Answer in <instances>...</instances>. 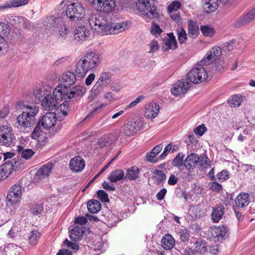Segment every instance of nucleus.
I'll return each mask as SVG.
<instances>
[{
    "label": "nucleus",
    "mask_w": 255,
    "mask_h": 255,
    "mask_svg": "<svg viewBox=\"0 0 255 255\" xmlns=\"http://www.w3.org/2000/svg\"><path fill=\"white\" fill-rule=\"evenodd\" d=\"M16 109L22 111L16 118V122L21 128H30L35 124V117L38 112V108L35 105L25 104L22 101H18Z\"/></svg>",
    "instance_id": "nucleus-1"
},
{
    "label": "nucleus",
    "mask_w": 255,
    "mask_h": 255,
    "mask_svg": "<svg viewBox=\"0 0 255 255\" xmlns=\"http://www.w3.org/2000/svg\"><path fill=\"white\" fill-rule=\"evenodd\" d=\"M86 92V88L80 85H76L70 89H65V91L57 87L54 90L52 96L58 105L64 99L69 101H77L84 96Z\"/></svg>",
    "instance_id": "nucleus-2"
},
{
    "label": "nucleus",
    "mask_w": 255,
    "mask_h": 255,
    "mask_svg": "<svg viewBox=\"0 0 255 255\" xmlns=\"http://www.w3.org/2000/svg\"><path fill=\"white\" fill-rule=\"evenodd\" d=\"M138 11L147 18H157L159 13L157 11V7L153 2L149 0H138L136 3Z\"/></svg>",
    "instance_id": "nucleus-3"
},
{
    "label": "nucleus",
    "mask_w": 255,
    "mask_h": 255,
    "mask_svg": "<svg viewBox=\"0 0 255 255\" xmlns=\"http://www.w3.org/2000/svg\"><path fill=\"white\" fill-rule=\"evenodd\" d=\"M85 9L83 5L79 2H73L68 4L66 7V15L72 21L81 20L85 15Z\"/></svg>",
    "instance_id": "nucleus-4"
},
{
    "label": "nucleus",
    "mask_w": 255,
    "mask_h": 255,
    "mask_svg": "<svg viewBox=\"0 0 255 255\" xmlns=\"http://www.w3.org/2000/svg\"><path fill=\"white\" fill-rule=\"evenodd\" d=\"M144 122L141 118L136 117L123 126V133L126 136H130L143 129Z\"/></svg>",
    "instance_id": "nucleus-5"
},
{
    "label": "nucleus",
    "mask_w": 255,
    "mask_h": 255,
    "mask_svg": "<svg viewBox=\"0 0 255 255\" xmlns=\"http://www.w3.org/2000/svg\"><path fill=\"white\" fill-rule=\"evenodd\" d=\"M15 140L14 132L11 128L6 126L0 127V143L6 147L12 145Z\"/></svg>",
    "instance_id": "nucleus-6"
},
{
    "label": "nucleus",
    "mask_w": 255,
    "mask_h": 255,
    "mask_svg": "<svg viewBox=\"0 0 255 255\" xmlns=\"http://www.w3.org/2000/svg\"><path fill=\"white\" fill-rule=\"evenodd\" d=\"M97 10L106 13L113 11L116 7L115 0H89Z\"/></svg>",
    "instance_id": "nucleus-7"
},
{
    "label": "nucleus",
    "mask_w": 255,
    "mask_h": 255,
    "mask_svg": "<svg viewBox=\"0 0 255 255\" xmlns=\"http://www.w3.org/2000/svg\"><path fill=\"white\" fill-rule=\"evenodd\" d=\"M207 77V72L203 67L192 69L187 74V79L194 84L202 83Z\"/></svg>",
    "instance_id": "nucleus-8"
},
{
    "label": "nucleus",
    "mask_w": 255,
    "mask_h": 255,
    "mask_svg": "<svg viewBox=\"0 0 255 255\" xmlns=\"http://www.w3.org/2000/svg\"><path fill=\"white\" fill-rule=\"evenodd\" d=\"M21 164L19 162V158L17 159L14 158L11 161L8 160L4 162V163L0 166V178L1 180L7 178L12 172L14 165L16 167L19 166V164Z\"/></svg>",
    "instance_id": "nucleus-9"
},
{
    "label": "nucleus",
    "mask_w": 255,
    "mask_h": 255,
    "mask_svg": "<svg viewBox=\"0 0 255 255\" xmlns=\"http://www.w3.org/2000/svg\"><path fill=\"white\" fill-rule=\"evenodd\" d=\"M21 194V187L19 185L15 184L12 186L6 197V203L7 205H13L20 202Z\"/></svg>",
    "instance_id": "nucleus-10"
},
{
    "label": "nucleus",
    "mask_w": 255,
    "mask_h": 255,
    "mask_svg": "<svg viewBox=\"0 0 255 255\" xmlns=\"http://www.w3.org/2000/svg\"><path fill=\"white\" fill-rule=\"evenodd\" d=\"M255 19V6L248 12L244 13L236 20L234 26L239 28L247 25Z\"/></svg>",
    "instance_id": "nucleus-11"
},
{
    "label": "nucleus",
    "mask_w": 255,
    "mask_h": 255,
    "mask_svg": "<svg viewBox=\"0 0 255 255\" xmlns=\"http://www.w3.org/2000/svg\"><path fill=\"white\" fill-rule=\"evenodd\" d=\"M63 21L58 17L51 15L46 17L43 22V26L45 30H49L51 34L55 30L59 25H62Z\"/></svg>",
    "instance_id": "nucleus-12"
},
{
    "label": "nucleus",
    "mask_w": 255,
    "mask_h": 255,
    "mask_svg": "<svg viewBox=\"0 0 255 255\" xmlns=\"http://www.w3.org/2000/svg\"><path fill=\"white\" fill-rule=\"evenodd\" d=\"M190 83L187 81H178L171 89V93L176 96H179L184 94L190 87Z\"/></svg>",
    "instance_id": "nucleus-13"
},
{
    "label": "nucleus",
    "mask_w": 255,
    "mask_h": 255,
    "mask_svg": "<svg viewBox=\"0 0 255 255\" xmlns=\"http://www.w3.org/2000/svg\"><path fill=\"white\" fill-rule=\"evenodd\" d=\"M41 126L45 129H49L52 128L54 130L56 124V114L53 112H48L44 115L41 121Z\"/></svg>",
    "instance_id": "nucleus-14"
},
{
    "label": "nucleus",
    "mask_w": 255,
    "mask_h": 255,
    "mask_svg": "<svg viewBox=\"0 0 255 255\" xmlns=\"http://www.w3.org/2000/svg\"><path fill=\"white\" fill-rule=\"evenodd\" d=\"M89 23L92 28L95 27V30L97 28L101 29L103 25L107 23L106 16L100 14H93L89 19Z\"/></svg>",
    "instance_id": "nucleus-15"
},
{
    "label": "nucleus",
    "mask_w": 255,
    "mask_h": 255,
    "mask_svg": "<svg viewBox=\"0 0 255 255\" xmlns=\"http://www.w3.org/2000/svg\"><path fill=\"white\" fill-rule=\"evenodd\" d=\"M76 80V77L75 74L70 71L65 72L59 78L60 85L63 86L65 89H67L68 88L74 84Z\"/></svg>",
    "instance_id": "nucleus-16"
},
{
    "label": "nucleus",
    "mask_w": 255,
    "mask_h": 255,
    "mask_svg": "<svg viewBox=\"0 0 255 255\" xmlns=\"http://www.w3.org/2000/svg\"><path fill=\"white\" fill-rule=\"evenodd\" d=\"M99 54L94 52H88L84 56V60L89 67L92 69L97 67L100 62Z\"/></svg>",
    "instance_id": "nucleus-17"
},
{
    "label": "nucleus",
    "mask_w": 255,
    "mask_h": 255,
    "mask_svg": "<svg viewBox=\"0 0 255 255\" xmlns=\"http://www.w3.org/2000/svg\"><path fill=\"white\" fill-rule=\"evenodd\" d=\"M229 228L225 225L215 227L212 230V234L213 237L217 238L219 241L220 240H225L229 236Z\"/></svg>",
    "instance_id": "nucleus-18"
},
{
    "label": "nucleus",
    "mask_w": 255,
    "mask_h": 255,
    "mask_svg": "<svg viewBox=\"0 0 255 255\" xmlns=\"http://www.w3.org/2000/svg\"><path fill=\"white\" fill-rule=\"evenodd\" d=\"M90 35V31L84 25L78 26L75 30L74 39L77 41L86 40Z\"/></svg>",
    "instance_id": "nucleus-19"
},
{
    "label": "nucleus",
    "mask_w": 255,
    "mask_h": 255,
    "mask_svg": "<svg viewBox=\"0 0 255 255\" xmlns=\"http://www.w3.org/2000/svg\"><path fill=\"white\" fill-rule=\"evenodd\" d=\"M85 166L84 160L80 156H75L71 159L69 163L70 169L76 172L81 171Z\"/></svg>",
    "instance_id": "nucleus-20"
},
{
    "label": "nucleus",
    "mask_w": 255,
    "mask_h": 255,
    "mask_svg": "<svg viewBox=\"0 0 255 255\" xmlns=\"http://www.w3.org/2000/svg\"><path fill=\"white\" fill-rule=\"evenodd\" d=\"M199 161L198 154L194 152L191 153L184 160V166L185 169H194Z\"/></svg>",
    "instance_id": "nucleus-21"
},
{
    "label": "nucleus",
    "mask_w": 255,
    "mask_h": 255,
    "mask_svg": "<svg viewBox=\"0 0 255 255\" xmlns=\"http://www.w3.org/2000/svg\"><path fill=\"white\" fill-rule=\"evenodd\" d=\"M75 67V75L81 78L84 77L88 71L91 70L84 59L79 60L76 64Z\"/></svg>",
    "instance_id": "nucleus-22"
},
{
    "label": "nucleus",
    "mask_w": 255,
    "mask_h": 255,
    "mask_svg": "<svg viewBox=\"0 0 255 255\" xmlns=\"http://www.w3.org/2000/svg\"><path fill=\"white\" fill-rule=\"evenodd\" d=\"M168 37L165 40L164 45L162 46V49L164 51H167L169 49L174 50L177 48V42L172 32L167 33Z\"/></svg>",
    "instance_id": "nucleus-23"
},
{
    "label": "nucleus",
    "mask_w": 255,
    "mask_h": 255,
    "mask_svg": "<svg viewBox=\"0 0 255 255\" xmlns=\"http://www.w3.org/2000/svg\"><path fill=\"white\" fill-rule=\"evenodd\" d=\"M41 102L43 107L47 110H53L58 105L55 100H54L53 97L49 94H47L41 100Z\"/></svg>",
    "instance_id": "nucleus-24"
},
{
    "label": "nucleus",
    "mask_w": 255,
    "mask_h": 255,
    "mask_svg": "<svg viewBox=\"0 0 255 255\" xmlns=\"http://www.w3.org/2000/svg\"><path fill=\"white\" fill-rule=\"evenodd\" d=\"M188 34L190 37L195 39L199 34V26L197 22L191 19L188 21Z\"/></svg>",
    "instance_id": "nucleus-25"
},
{
    "label": "nucleus",
    "mask_w": 255,
    "mask_h": 255,
    "mask_svg": "<svg viewBox=\"0 0 255 255\" xmlns=\"http://www.w3.org/2000/svg\"><path fill=\"white\" fill-rule=\"evenodd\" d=\"M163 145L161 143L155 146L151 151L147 153L146 157L147 161L152 163L156 162L159 159V157L158 158L156 157V156L161 151Z\"/></svg>",
    "instance_id": "nucleus-26"
},
{
    "label": "nucleus",
    "mask_w": 255,
    "mask_h": 255,
    "mask_svg": "<svg viewBox=\"0 0 255 255\" xmlns=\"http://www.w3.org/2000/svg\"><path fill=\"white\" fill-rule=\"evenodd\" d=\"M117 137L112 133H107L101 137L98 144L101 147L110 145L113 142L117 140Z\"/></svg>",
    "instance_id": "nucleus-27"
},
{
    "label": "nucleus",
    "mask_w": 255,
    "mask_h": 255,
    "mask_svg": "<svg viewBox=\"0 0 255 255\" xmlns=\"http://www.w3.org/2000/svg\"><path fill=\"white\" fill-rule=\"evenodd\" d=\"M159 112V106L156 103H152L148 105L145 113V116L149 119L155 118Z\"/></svg>",
    "instance_id": "nucleus-28"
},
{
    "label": "nucleus",
    "mask_w": 255,
    "mask_h": 255,
    "mask_svg": "<svg viewBox=\"0 0 255 255\" xmlns=\"http://www.w3.org/2000/svg\"><path fill=\"white\" fill-rule=\"evenodd\" d=\"M161 245L164 250H169L174 246L175 240L171 235L165 234L161 240Z\"/></svg>",
    "instance_id": "nucleus-29"
},
{
    "label": "nucleus",
    "mask_w": 255,
    "mask_h": 255,
    "mask_svg": "<svg viewBox=\"0 0 255 255\" xmlns=\"http://www.w3.org/2000/svg\"><path fill=\"white\" fill-rule=\"evenodd\" d=\"M53 166L52 163H48L40 168L37 170L36 174L38 176V179H42L46 176H48L52 171Z\"/></svg>",
    "instance_id": "nucleus-30"
},
{
    "label": "nucleus",
    "mask_w": 255,
    "mask_h": 255,
    "mask_svg": "<svg viewBox=\"0 0 255 255\" xmlns=\"http://www.w3.org/2000/svg\"><path fill=\"white\" fill-rule=\"evenodd\" d=\"M224 206L218 205L213 208L212 213V220L214 223H218L222 218L224 214Z\"/></svg>",
    "instance_id": "nucleus-31"
},
{
    "label": "nucleus",
    "mask_w": 255,
    "mask_h": 255,
    "mask_svg": "<svg viewBox=\"0 0 255 255\" xmlns=\"http://www.w3.org/2000/svg\"><path fill=\"white\" fill-rule=\"evenodd\" d=\"M250 202L249 195L247 193H240L235 200L236 205L241 208H243L248 205Z\"/></svg>",
    "instance_id": "nucleus-32"
},
{
    "label": "nucleus",
    "mask_w": 255,
    "mask_h": 255,
    "mask_svg": "<svg viewBox=\"0 0 255 255\" xmlns=\"http://www.w3.org/2000/svg\"><path fill=\"white\" fill-rule=\"evenodd\" d=\"M87 208L92 214H96L101 209V204L97 200L92 199L87 202Z\"/></svg>",
    "instance_id": "nucleus-33"
},
{
    "label": "nucleus",
    "mask_w": 255,
    "mask_h": 255,
    "mask_svg": "<svg viewBox=\"0 0 255 255\" xmlns=\"http://www.w3.org/2000/svg\"><path fill=\"white\" fill-rule=\"evenodd\" d=\"M111 73L109 72H105L101 73L100 76L96 82L97 86L102 87L104 85L107 86L111 82Z\"/></svg>",
    "instance_id": "nucleus-34"
},
{
    "label": "nucleus",
    "mask_w": 255,
    "mask_h": 255,
    "mask_svg": "<svg viewBox=\"0 0 255 255\" xmlns=\"http://www.w3.org/2000/svg\"><path fill=\"white\" fill-rule=\"evenodd\" d=\"M124 171L122 169H116L112 171L108 179L111 182H116L125 178Z\"/></svg>",
    "instance_id": "nucleus-35"
},
{
    "label": "nucleus",
    "mask_w": 255,
    "mask_h": 255,
    "mask_svg": "<svg viewBox=\"0 0 255 255\" xmlns=\"http://www.w3.org/2000/svg\"><path fill=\"white\" fill-rule=\"evenodd\" d=\"M84 231L78 226L75 227L70 231V238L73 242H77L83 236Z\"/></svg>",
    "instance_id": "nucleus-36"
},
{
    "label": "nucleus",
    "mask_w": 255,
    "mask_h": 255,
    "mask_svg": "<svg viewBox=\"0 0 255 255\" xmlns=\"http://www.w3.org/2000/svg\"><path fill=\"white\" fill-rule=\"evenodd\" d=\"M139 173V169L137 167L132 166L127 169L125 178L128 179L129 180H134L138 178Z\"/></svg>",
    "instance_id": "nucleus-37"
},
{
    "label": "nucleus",
    "mask_w": 255,
    "mask_h": 255,
    "mask_svg": "<svg viewBox=\"0 0 255 255\" xmlns=\"http://www.w3.org/2000/svg\"><path fill=\"white\" fill-rule=\"evenodd\" d=\"M154 175L152 178L157 185L163 184L166 179V176L162 170L155 169L153 172Z\"/></svg>",
    "instance_id": "nucleus-38"
},
{
    "label": "nucleus",
    "mask_w": 255,
    "mask_h": 255,
    "mask_svg": "<svg viewBox=\"0 0 255 255\" xmlns=\"http://www.w3.org/2000/svg\"><path fill=\"white\" fill-rule=\"evenodd\" d=\"M194 245L195 251L198 253L203 254L207 251V242L204 240H198L195 242Z\"/></svg>",
    "instance_id": "nucleus-39"
},
{
    "label": "nucleus",
    "mask_w": 255,
    "mask_h": 255,
    "mask_svg": "<svg viewBox=\"0 0 255 255\" xmlns=\"http://www.w3.org/2000/svg\"><path fill=\"white\" fill-rule=\"evenodd\" d=\"M17 151L21 154V156L25 159H30L34 154L35 152L31 149H24L22 146L18 145Z\"/></svg>",
    "instance_id": "nucleus-40"
},
{
    "label": "nucleus",
    "mask_w": 255,
    "mask_h": 255,
    "mask_svg": "<svg viewBox=\"0 0 255 255\" xmlns=\"http://www.w3.org/2000/svg\"><path fill=\"white\" fill-rule=\"evenodd\" d=\"M218 0H216V1L215 0H210L209 1L206 2L204 8L205 12L208 13L214 12L218 6Z\"/></svg>",
    "instance_id": "nucleus-41"
},
{
    "label": "nucleus",
    "mask_w": 255,
    "mask_h": 255,
    "mask_svg": "<svg viewBox=\"0 0 255 255\" xmlns=\"http://www.w3.org/2000/svg\"><path fill=\"white\" fill-rule=\"evenodd\" d=\"M227 68V65L222 59L215 61V66L213 70L216 72H223Z\"/></svg>",
    "instance_id": "nucleus-42"
},
{
    "label": "nucleus",
    "mask_w": 255,
    "mask_h": 255,
    "mask_svg": "<svg viewBox=\"0 0 255 255\" xmlns=\"http://www.w3.org/2000/svg\"><path fill=\"white\" fill-rule=\"evenodd\" d=\"M119 217L112 212L108 213L106 218V223L110 227L115 226L119 221Z\"/></svg>",
    "instance_id": "nucleus-43"
},
{
    "label": "nucleus",
    "mask_w": 255,
    "mask_h": 255,
    "mask_svg": "<svg viewBox=\"0 0 255 255\" xmlns=\"http://www.w3.org/2000/svg\"><path fill=\"white\" fill-rule=\"evenodd\" d=\"M200 30L205 36L212 37L215 34V29L211 25H205L200 26Z\"/></svg>",
    "instance_id": "nucleus-44"
},
{
    "label": "nucleus",
    "mask_w": 255,
    "mask_h": 255,
    "mask_svg": "<svg viewBox=\"0 0 255 255\" xmlns=\"http://www.w3.org/2000/svg\"><path fill=\"white\" fill-rule=\"evenodd\" d=\"M184 154L182 152L178 153L172 162L173 166L179 168L181 166H184V160H183Z\"/></svg>",
    "instance_id": "nucleus-45"
},
{
    "label": "nucleus",
    "mask_w": 255,
    "mask_h": 255,
    "mask_svg": "<svg viewBox=\"0 0 255 255\" xmlns=\"http://www.w3.org/2000/svg\"><path fill=\"white\" fill-rule=\"evenodd\" d=\"M22 19V16H7L5 20L8 23L12 25H17L20 26V22Z\"/></svg>",
    "instance_id": "nucleus-46"
},
{
    "label": "nucleus",
    "mask_w": 255,
    "mask_h": 255,
    "mask_svg": "<svg viewBox=\"0 0 255 255\" xmlns=\"http://www.w3.org/2000/svg\"><path fill=\"white\" fill-rule=\"evenodd\" d=\"M214 60L213 55L210 51L205 55L204 58L199 62L198 64L200 66L209 65L213 62Z\"/></svg>",
    "instance_id": "nucleus-47"
},
{
    "label": "nucleus",
    "mask_w": 255,
    "mask_h": 255,
    "mask_svg": "<svg viewBox=\"0 0 255 255\" xmlns=\"http://www.w3.org/2000/svg\"><path fill=\"white\" fill-rule=\"evenodd\" d=\"M29 0H10L7 1L10 8L17 7L27 4Z\"/></svg>",
    "instance_id": "nucleus-48"
},
{
    "label": "nucleus",
    "mask_w": 255,
    "mask_h": 255,
    "mask_svg": "<svg viewBox=\"0 0 255 255\" xmlns=\"http://www.w3.org/2000/svg\"><path fill=\"white\" fill-rule=\"evenodd\" d=\"M198 158H199L198 163H199L201 167L205 168L207 166H210V160L206 155L202 154L200 156H198Z\"/></svg>",
    "instance_id": "nucleus-49"
},
{
    "label": "nucleus",
    "mask_w": 255,
    "mask_h": 255,
    "mask_svg": "<svg viewBox=\"0 0 255 255\" xmlns=\"http://www.w3.org/2000/svg\"><path fill=\"white\" fill-rule=\"evenodd\" d=\"M242 102V97L238 95L232 96V99L228 101V104L231 107H237L239 106Z\"/></svg>",
    "instance_id": "nucleus-50"
},
{
    "label": "nucleus",
    "mask_w": 255,
    "mask_h": 255,
    "mask_svg": "<svg viewBox=\"0 0 255 255\" xmlns=\"http://www.w3.org/2000/svg\"><path fill=\"white\" fill-rule=\"evenodd\" d=\"M40 233L36 230H33L30 233V236L28 238V241L30 244L35 245L38 239L40 237Z\"/></svg>",
    "instance_id": "nucleus-51"
},
{
    "label": "nucleus",
    "mask_w": 255,
    "mask_h": 255,
    "mask_svg": "<svg viewBox=\"0 0 255 255\" xmlns=\"http://www.w3.org/2000/svg\"><path fill=\"white\" fill-rule=\"evenodd\" d=\"M209 189L217 193H220L222 189L221 184L216 181H213L209 183Z\"/></svg>",
    "instance_id": "nucleus-52"
},
{
    "label": "nucleus",
    "mask_w": 255,
    "mask_h": 255,
    "mask_svg": "<svg viewBox=\"0 0 255 255\" xmlns=\"http://www.w3.org/2000/svg\"><path fill=\"white\" fill-rule=\"evenodd\" d=\"M97 198L102 202L108 203L110 200L108 198V194L103 190H99L96 192Z\"/></svg>",
    "instance_id": "nucleus-53"
},
{
    "label": "nucleus",
    "mask_w": 255,
    "mask_h": 255,
    "mask_svg": "<svg viewBox=\"0 0 255 255\" xmlns=\"http://www.w3.org/2000/svg\"><path fill=\"white\" fill-rule=\"evenodd\" d=\"M178 234L180 236V239L182 242L185 243L189 241L190 236L189 233V230L187 229L181 230L179 232Z\"/></svg>",
    "instance_id": "nucleus-54"
},
{
    "label": "nucleus",
    "mask_w": 255,
    "mask_h": 255,
    "mask_svg": "<svg viewBox=\"0 0 255 255\" xmlns=\"http://www.w3.org/2000/svg\"><path fill=\"white\" fill-rule=\"evenodd\" d=\"M195 176V174L194 169H186V171L183 172V177L188 181L192 180Z\"/></svg>",
    "instance_id": "nucleus-55"
},
{
    "label": "nucleus",
    "mask_w": 255,
    "mask_h": 255,
    "mask_svg": "<svg viewBox=\"0 0 255 255\" xmlns=\"http://www.w3.org/2000/svg\"><path fill=\"white\" fill-rule=\"evenodd\" d=\"M40 121H39L31 133V137L33 139L38 138L41 135L42 130L40 127Z\"/></svg>",
    "instance_id": "nucleus-56"
},
{
    "label": "nucleus",
    "mask_w": 255,
    "mask_h": 255,
    "mask_svg": "<svg viewBox=\"0 0 255 255\" xmlns=\"http://www.w3.org/2000/svg\"><path fill=\"white\" fill-rule=\"evenodd\" d=\"M102 30V33L103 35H108L109 34H112L114 31L113 30V25L109 23V22L107 21V23L103 25L102 28H101Z\"/></svg>",
    "instance_id": "nucleus-57"
},
{
    "label": "nucleus",
    "mask_w": 255,
    "mask_h": 255,
    "mask_svg": "<svg viewBox=\"0 0 255 255\" xmlns=\"http://www.w3.org/2000/svg\"><path fill=\"white\" fill-rule=\"evenodd\" d=\"M181 6V4L179 1L177 0H174L167 7V10L168 12H171L173 11L178 10L180 8Z\"/></svg>",
    "instance_id": "nucleus-58"
},
{
    "label": "nucleus",
    "mask_w": 255,
    "mask_h": 255,
    "mask_svg": "<svg viewBox=\"0 0 255 255\" xmlns=\"http://www.w3.org/2000/svg\"><path fill=\"white\" fill-rule=\"evenodd\" d=\"M30 210L32 214L34 216L40 214L43 210V207L42 204L34 205L31 208Z\"/></svg>",
    "instance_id": "nucleus-59"
},
{
    "label": "nucleus",
    "mask_w": 255,
    "mask_h": 255,
    "mask_svg": "<svg viewBox=\"0 0 255 255\" xmlns=\"http://www.w3.org/2000/svg\"><path fill=\"white\" fill-rule=\"evenodd\" d=\"M102 90V87L97 86V84H95L90 91L89 97L92 98V99L96 98L98 96V95L100 93Z\"/></svg>",
    "instance_id": "nucleus-60"
},
{
    "label": "nucleus",
    "mask_w": 255,
    "mask_h": 255,
    "mask_svg": "<svg viewBox=\"0 0 255 255\" xmlns=\"http://www.w3.org/2000/svg\"><path fill=\"white\" fill-rule=\"evenodd\" d=\"M178 40L180 44L185 42L187 39V35L185 30L181 28V30L178 32Z\"/></svg>",
    "instance_id": "nucleus-61"
},
{
    "label": "nucleus",
    "mask_w": 255,
    "mask_h": 255,
    "mask_svg": "<svg viewBox=\"0 0 255 255\" xmlns=\"http://www.w3.org/2000/svg\"><path fill=\"white\" fill-rule=\"evenodd\" d=\"M216 176L219 181L222 182L225 181L229 178V172L227 170H223L218 173Z\"/></svg>",
    "instance_id": "nucleus-62"
},
{
    "label": "nucleus",
    "mask_w": 255,
    "mask_h": 255,
    "mask_svg": "<svg viewBox=\"0 0 255 255\" xmlns=\"http://www.w3.org/2000/svg\"><path fill=\"white\" fill-rule=\"evenodd\" d=\"M8 49V44L6 40L0 35V52L3 53L7 52Z\"/></svg>",
    "instance_id": "nucleus-63"
},
{
    "label": "nucleus",
    "mask_w": 255,
    "mask_h": 255,
    "mask_svg": "<svg viewBox=\"0 0 255 255\" xmlns=\"http://www.w3.org/2000/svg\"><path fill=\"white\" fill-rule=\"evenodd\" d=\"M20 26L25 29L31 30L33 28V25L32 23L27 19L22 17V19L20 22Z\"/></svg>",
    "instance_id": "nucleus-64"
}]
</instances>
